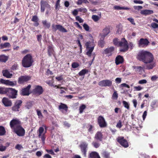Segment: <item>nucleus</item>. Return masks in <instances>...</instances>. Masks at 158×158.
Here are the masks:
<instances>
[{
  "label": "nucleus",
  "instance_id": "obj_1",
  "mask_svg": "<svg viewBox=\"0 0 158 158\" xmlns=\"http://www.w3.org/2000/svg\"><path fill=\"white\" fill-rule=\"evenodd\" d=\"M137 58L139 61L147 64V69H152L155 66L153 62L154 58L153 55L148 51L143 50L140 51L138 54Z\"/></svg>",
  "mask_w": 158,
  "mask_h": 158
},
{
  "label": "nucleus",
  "instance_id": "obj_2",
  "mask_svg": "<svg viewBox=\"0 0 158 158\" xmlns=\"http://www.w3.org/2000/svg\"><path fill=\"white\" fill-rule=\"evenodd\" d=\"M113 42L115 45L122 47L120 49L121 52H125L128 49L127 42L124 38H123L120 41H118L117 39H114L113 40Z\"/></svg>",
  "mask_w": 158,
  "mask_h": 158
},
{
  "label": "nucleus",
  "instance_id": "obj_3",
  "mask_svg": "<svg viewBox=\"0 0 158 158\" xmlns=\"http://www.w3.org/2000/svg\"><path fill=\"white\" fill-rule=\"evenodd\" d=\"M33 62L31 56L28 54L25 56L22 61V64L24 67L28 68L31 66Z\"/></svg>",
  "mask_w": 158,
  "mask_h": 158
},
{
  "label": "nucleus",
  "instance_id": "obj_4",
  "mask_svg": "<svg viewBox=\"0 0 158 158\" xmlns=\"http://www.w3.org/2000/svg\"><path fill=\"white\" fill-rule=\"evenodd\" d=\"M45 128V131L44 129L42 127H40L37 131V134L39 138H41V140L43 143H44V141L45 139V134L47 130V127L45 126H44Z\"/></svg>",
  "mask_w": 158,
  "mask_h": 158
},
{
  "label": "nucleus",
  "instance_id": "obj_5",
  "mask_svg": "<svg viewBox=\"0 0 158 158\" xmlns=\"http://www.w3.org/2000/svg\"><path fill=\"white\" fill-rule=\"evenodd\" d=\"M109 29L106 27L102 31V33L101 35V42H100V45L101 47H103L105 44V42L104 41L105 37L110 33Z\"/></svg>",
  "mask_w": 158,
  "mask_h": 158
},
{
  "label": "nucleus",
  "instance_id": "obj_6",
  "mask_svg": "<svg viewBox=\"0 0 158 158\" xmlns=\"http://www.w3.org/2000/svg\"><path fill=\"white\" fill-rule=\"evenodd\" d=\"M10 126L11 128L14 130L15 127L21 126L20 122L18 119H13L10 122Z\"/></svg>",
  "mask_w": 158,
  "mask_h": 158
},
{
  "label": "nucleus",
  "instance_id": "obj_7",
  "mask_svg": "<svg viewBox=\"0 0 158 158\" xmlns=\"http://www.w3.org/2000/svg\"><path fill=\"white\" fill-rule=\"evenodd\" d=\"M14 130V132L19 136H23L25 133L24 129L21 126L15 127Z\"/></svg>",
  "mask_w": 158,
  "mask_h": 158
},
{
  "label": "nucleus",
  "instance_id": "obj_8",
  "mask_svg": "<svg viewBox=\"0 0 158 158\" xmlns=\"http://www.w3.org/2000/svg\"><path fill=\"white\" fill-rule=\"evenodd\" d=\"M90 44V42H87L86 44L85 45L86 46L87 50L86 54L89 57L92 56L93 58L92 61H93L94 58V55L92 54V52L94 50V47L93 46L91 47H89V44Z\"/></svg>",
  "mask_w": 158,
  "mask_h": 158
},
{
  "label": "nucleus",
  "instance_id": "obj_9",
  "mask_svg": "<svg viewBox=\"0 0 158 158\" xmlns=\"http://www.w3.org/2000/svg\"><path fill=\"white\" fill-rule=\"evenodd\" d=\"M117 141L124 148H127L128 146L127 141L124 139L123 137H118L117 138Z\"/></svg>",
  "mask_w": 158,
  "mask_h": 158
},
{
  "label": "nucleus",
  "instance_id": "obj_10",
  "mask_svg": "<svg viewBox=\"0 0 158 158\" xmlns=\"http://www.w3.org/2000/svg\"><path fill=\"white\" fill-rule=\"evenodd\" d=\"M149 42L147 39H141L138 42L139 46L140 47H143L148 45Z\"/></svg>",
  "mask_w": 158,
  "mask_h": 158
},
{
  "label": "nucleus",
  "instance_id": "obj_11",
  "mask_svg": "<svg viewBox=\"0 0 158 158\" xmlns=\"http://www.w3.org/2000/svg\"><path fill=\"white\" fill-rule=\"evenodd\" d=\"M52 29L55 31L58 30L59 31L64 32H66L67 31L62 26L59 25H52Z\"/></svg>",
  "mask_w": 158,
  "mask_h": 158
},
{
  "label": "nucleus",
  "instance_id": "obj_12",
  "mask_svg": "<svg viewBox=\"0 0 158 158\" xmlns=\"http://www.w3.org/2000/svg\"><path fill=\"white\" fill-rule=\"evenodd\" d=\"M112 85V81L109 80H105L99 82V85L102 86H110Z\"/></svg>",
  "mask_w": 158,
  "mask_h": 158
},
{
  "label": "nucleus",
  "instance_id": "obj_13",
  "mask_svg": "<svg viewBox=\"0 0 158 158\" xmlns=\"http://www.w3.org/2000/svg\"><path fill=\"white\" fill-rule=\"evenodd\" d=\"M30 79L31 77L30 76H22L19 78L18 82L19 83L22 84L27 81Z\"/></svg>",
  "mask_w": 158,
  "mask_h": 158
},
{
  "label": "nucleus",
  "instance_id": "obj_14",
  "mask_svg": "<svg viewBox=\"0 0 158 158\" xmlns=\"http://www.w3.org/2000/svg\"><path fill=\"white\" fill-rule=\"evenodd\" d=\"M107 123L104 118L102 116H99V127L104 128L107 127Z\"/></svg>",
  "mask_w": 158,
  "mask_h": 158
},
{
  "label": "nucleus",
  "instance_id": "obj_15",
  "mask_svg": "<svg viewBox=\"0 0 158 158\" xmlns=\"http://www.w3.org/2000/svg\"><path fill=\"white\" fill-rule=\"evenodd\" d=\"M88 144L85 142H82L80 146L81 150L85 156H86V148L87 147Z\"/></svg>",
  "mask_w": 158,
  "mask_h": 158
},
{
  "label": "nucleus",
  "instance_id": "obj_16",
  "mask_svg": "<svg viewBox=\"0 0 158 158\" xmlns=\"http://www.w3.org/2000/svg\"><path fill=\"white\" fill-rule=\"evenodd\" d=\"M0 82L2 83L12 86L16 85L17 83L16 81H11L8 80H5L3 79H1L0 80Z\"/></svg>",
  "mask_w": 158,
  "mask_h": 158
},
{
  "label": "nucleus",
  "instance_id": "obj_17",
  "mask_svg": "<svg viewBox=\"0 0 158 158\" xmlns=\"http://www.w3.org/2000/svg\"><path fill=\"white\" fill-rule=\"evenodd\" d=\"M114 50V48L113 47L108 48L104 50L103 54H106L108 56H110L112 55V52Z\"/></svg>",
  "mask_w": 158,
  "mask_h": 158
},
{
  "label": "nucleus",
  "instance_id": "obj_18",
  "mask_svg": "<svg viewBox=\"0 0 158 158\" xmlns=\"http://www.w3.org/2000/svg\"><path fill=\"white\" fill-rule=\"evenodd\" d=\"M59 109L63 113H65L67 111L68 107L66 105L61 103L59 106Z\"/></svg>",
  "mask_w": 158,
  "mask_h": 158
},
{
  "label": "nucleus",
  "instance_id": "obj_19",
  "mask_svg": "<svg viewBox=\"0 0 158 158\" xmlns=\"http://www.w3.org/2000/svg\"><path fill=\"white\" fill-rule=\"evenodd\" d=\"M31 87L30 85H28L26 88L23 89L21 94L23 95H28L30 94L29 90Z\"/></svg>",
  "mask_w": 158,
  "mask_h": 158
},
{
  "label": "nucleus",
  "instance_id": "obj_20",
  "mask_svg": "<svg viewBox=\"0 0 158 158\" xmlns=\"http://www.w3.org/2000/svg\"><path fill=\"white\" fill-rule=\"evenodd\" d=\"M2 102L6 106H10L12 105L11 101L6 98H4L2 99Z\"/></svg>",
  "mask_w": 158,
  "mask_h": 158
},
{
  "label": "nucleus",
  "instance_id": "obj_21",
  "mask_svg": "<svg viewBox=\"0 0 158 158\" xmlns=\"http://www.w3.org/2000/svg\"><path fill=\"white\" fill-rule=\"evenodd\" d=\"M17 91L12 88H8L7 89V93H11L12 96H10V98H15L16 97L15 96V95H16Z\"/></svg>",
  "mask_w": 158,
  "mask_h": 158
},
{
  "label": "nucleus",
  "instance_id": "obj_22",
  "mask_svg": "<svg viewBox=\"0 0 158 158\" xmlns=\"http://www.w3.org/2000/svg\"><path fill=\"white\" fill-rule=\"evenodd\" d=\"M124 59L123 57L120 56H117L115 60V63L116 65L122 64L123 62Z\"/></svg>",
  "mask_w": 158,
  "mask_h": 158
},
{
  "label": "nucleus",
  "instance_id": "obj_23",
  "mask_svg": "<svg viewBox=\"0 0 158 158\" xmlns=\"http://www.w3.org/2000/svg\"><path fill=\"white\" fill-rule=\"evenodd\" d=\"M34 91L35 94L39 95L42 94L43 91L42 87L39 85L36 86Z\"/></svg>",
  "mask_w": 158,
  "mask_h": 158
},
{
  "label": "nucleus",
  "instance_id": "obj_24",
  "mask_svg": "<svg viewBox=\"0 0 158 158\" xmlns=\"http://www.w3.org/2000/svg\"><path fill=\"white\" fill-rule=\"evenodd\" d=\"M132 68L135 71L140 73H142L143 70V68L140 66H133Z\"/></svg>",
  "mask_w": 158,
  "mask_h": 158
},
{
  "label": "nucleus",
  "instance_id": "obj_25",
  "mask_svg": "<svg viewBox=\"0 0 158 158\" xmlns=\"http://www.w3.org/2000/svg\"><path fill=\"white\" fill-rule=\"evenodd\" d=\"M89 158H99L98 153L95 152H92L89 155Z\"/></svg>",
  "mask_w": 158,
  "mask_h": 158
},
{
  "label": "nucleus",
  "instance_id": "obj_26",
  "mask_svg": "<svg viewBox=\"0 0 158 158\" xmlns=\"http://www.w3.org/2000/svg\"><path fill=\"white\" fill-rule=\"evenodd\" d=\"M3 75L8 78H11L13 75L11 73H10L7 70H6L2 71Z\"/></svg>",
  "mask_w": 158,
  "mask_h": 158
},
{
  "label": "nucleus",
  "instance_id": "obj_27",
  "mask_svg": "<svg viewBox=\"0 0 158 158\" xmlns=\"http://www.w3.org/2000/svg\"><path fill=\"white\" fill-rule=\"evenodd\" d=\"M116 29L117 30L116 33L117 34H120L122 31V26L121 24H119L116 26Z\"/></svg>",
  "mask_w": 158,
  "mask_h": 158
},
{
  "label": "nucleus",
  "instance_id": "obj_28",
  "mask_svg": "<svg viewBox=\"0 0 158 158\" xmlns=\"http://www.w3.org/2000/svg\"><path fill=\"white\" fill-rule=\"evenodd\" d=\"M10 47V45L8 42L5 43L4 44H2L0 45V48L1 49L9 48Z\"/></svg>",
  "mask_w": 158,
  "mask_h": 158
},
{
  "label": "nucleus",
  "instance_id": "obj_29",
  "mask_svg": "<svg viewBox=\"0 0 158 158\" xmlns=\"http://www.w3.org/2000/svg\"><path fill=\"white\" fill-rule=\"evenodd\" d=\"M153 13L152 10H145L142 12V14L145 15H148L152 14Z\"/></svg>",
  "mask_w": 158,
  "mask_h": 158
},
{
  "label": "nucleus",
  "instance_id": "obj_30",
  "mask_svg": "<svg viewBox=\"0 0 158 158\" xmlns=\"http://www.w3.org/2000/svg\"><path fill=\"white\" fill-rule=\"evenodd\" d=\"M114 9L117 10H128L130 9L128 7H121L119 6H115L114 7Z\"/></svg>",
  "mask_w": 158,
  "mask_h": 158
},
{
  "label": "nucleus",
  "instance_id": "obj_31",
  "mask_svg": "<svg viewBox=\"0 0 158 158\" xmlns=\"http://www.w3.org/2000/svg\"><path fill=\"white\" fill-rule=\"evenodd\" d=\"M8 88L3 87H0V94H5L7 93Z\"/></svg>",
  "mask_w": 158,
  "mask_h": 158
},
{
  "label": "nucleus",
  "instance_id": "obj_32",
  "mask_svg": "<svg viewBox=\"0 0 158 158\" xmlns=\"http://www.w3.org/2000/svg\"><path fill=\"white\" fill-rule=\"evenodd\" d=\"M3 143V141L0 139V151H4L6 149L7 146H3L2 143Z\"/></svg>",
  "mask_w": 158,
  "mask_h": 158
},
{
  "label": "nucleus",
  "instance_id": "obj_33",
  "mask_svg": "<svg viewBox=\"0 0 158 158\" xmlns=\"http://www.w3.org/2000/svg\"><path fill=\"white\" fill-rule=\"evenodd\" d=\"M8 59L7 56L4 55H2L0 56V61L3 62H6Z\"/></svg>",
  "mask_w": 158,
  "mask_h": 158
},
{
  "label": "nucleus",
  "instance_id": "obj_34",
  "mask_svg": "<svg viewBox=\"0 0 158 158\" xmlns=\"http://www.w3.org/2000/svg\"><path fill=\"white\" fill-rule=\"evenodd\" d=\"M6 130L4 127L0 126V136L4 135L6 133Z\"/></svg>",
  "mask_w": 158,
  "mask_h": 158
},
{
  "label": "nucleus",
  "instance_id": "obj_35",
  "mask_svg": "<svg viewBox=\"0 0 158 158\" xmlns=\"http://www.w3.org/2000/svg\"><path fill=\"white\" fill-rule=\"evenodd\" d=\"M40 4L41 5L43 4L44 5V7H47V8H50V5L48 4V2L45 1L43 0H41L40 2Z\"/></svg>",
  "mask_w": 158,
  "mask_h": 158
},
{
  "label": "nucleus",
  "instance_id": "obj_36",
  "mask_svg": "<svg viewBox=\"0 0 158 158\" xmlns=\"http://www.w3.org/2000/svg\"><path fill=\"white\" fill-rule=\"evenodd\" d=\"M53 49L52 47V46H49L48 47V52L49 55L50 56L52 55L53 53Z\"/></svg>",
  "mask_w": 158,
  "mask_h": 158
},
{
  "label": "nucleus",
  "instance_id": "obj_37",
  "mask_svg": "<svg viewBox=\"0 0 158 158\" xmlns=\"http://www.w3.org/2000/svg\"><path fill=\"white\" fill-rule=\"evenodd\" d=\"M122 103L123 106L125 108H127V110L129 109L130 104L128 102L126 101H123Z\"/></svg>",
  "mask_w": 158,
  "mask_h": 158
},
{
  "label": "nucleus",
  "instance_id": "obj_38",
  "mask_svg": "<svg viewBox=\"0 0 158 158\" xmlns=\"http://www.w3.org/2000/svg\"><path fill=\"white\" fill-rule=\"evenodd\" d=\"M60 0H57L55 5V9L56 11L59 10L60 7Z\"/></svg>",
  "mask_w": 158,
  "mask_h": 158
},
{
  "label": "nucleus",
  "instance_id": "obj_39",
  "mask_svg": "<svg viewBox=\"0 0 158 158\" xmlns=\"http://www.w3.org/2000/svg\"><path fill=\"white\" fill-rule=\"evenodd\" d=\"M118 98V94L117 92V91L114 90V93L112 96V99L114 100H116Z\"/></svg>",
  "mask_w": 158,
  "mask_h": 158
},
{
  "label": "nucleus",
  "instance_id": "obj_40",
  "mask_svg": "<svg viewBox=\"0 0 158 158\" xmlns=\"http://www.w3.org/2000/svg\"><path fill=\"white\" fill-rule=\"evenodd\" d=\"M42 23L44 26L46 27L49 28L50 26V23H47L46 20L43 21H42Z\"/></svg>",
  "mask_w": 158,
  "mask_h": 158
},
{
  "label": "nucleus",
  "instance_id": "obj_41",
  "mask_svg": "<svg viewBox=\"0 0 158 158\" xmlns=\"http://www.w3.org/2000/svg\"><path fill=\"white\" fill-rule=\"evenodd\" d=\"M87 72L88 70L87 69H84L80 71L78 74L80 76H81L84 75Z\"/></svg>",
  "mask_w": 158,
  "mask_h": 158
},
{
  "label": "nucleus",
  "instance_id": "obj_42",
  "mask_svg": "<svg viewBox=\"0 0 158 158\" xmlns=\"http://www.w3.org/2000/svg\"><path fill=\"white\" fill-rule=\"evenodd\" d=\"M86 106L84 104L82 105L79 108V111L80 113L83 112V110L85 108Z\"/></svg>",
  "mask_w": 158,
  "mask_h": 158
},
{
  "label": "nucleus",
  "instance_id": "obj_43",
  "mask_svg": "<svg viewBox=\"0 0 158 158\" xmlns=\"http://www.w3.org/2000/svg\"><path fill=\"white\" fill-rule=\"evenodd\" d=\"M37 115L38 116V117L42 119L43 118V116L41 112L40 111L37 110H36Z\"/></svg>",
  "mask_w": 158,
  "mask_h": 158
},
{
  "label": "nucleus",
  "instance_id": "obj_44",
  "mask_svg": "<svg viewBox=\"0 0 158 158\" xmlns=\"http://www.w3.org/2000/svg\"><path fill=\"white\" fill-rule=\"evenodd\" d=\"M102 155L105 158H110L109 153L106 152H104L102 153Z\"/></svg>",
  "mask_w": 158,
  "mask_h": 158
},
{
  "label": "nucleus",
  "instance_id": "obj_45",
  "mask_svg": "<svg viewBox=\"0 0 158 158\" xmlns=\"http://www.w3.org/2000/svg\"><path fill=\"white\" fill-rule=\"evenodd\" d=\"M151 27L153 29L158 28V24L155 23H152L151 24Z\"/></svg>",
  "mask_w": 158,
  "mask_h": 158
},
{
  "label": "nucleus",
  "instance_id": "obj_46",
  "mask_svg": "<svg viewBox=\"0 0 158 158\" xmlns=\"http://www.w3.org/2000/svg\"><path fill=\"white\" fill-rule=\"evenodd\" d=\"M79 65V64L77 62H74L72 63V67L73 68H77Z\"/></svg>",
  "mask_w": 158,
  "mask_h": 158
},
{
  "label": "nucleus",
  "instance_id": "obj_47",
  "mask_svg": "<svg viewBox=\"0 0 158 158\" xmlns=\"http://www.w3.org/2000/svg\"><path fill=\"white\" fill-rule=\"evenodd\" d=\"M92 19L95 22H97L99 19L98 16L96 15H93L92 17Z\"/></svg>",
  "mask_w": 158,
  "mask_h": 158
},
{
  "label": "nucleus",
  "instance_id": "obj_48",
  "mask_svg": "<svg viewBox=\"0 0 158 158\" xmlns=\"http://www.w3.org/2000/svg\"><path fill=\"white\" fill-rule=\"evenodd\" d=\"M122 124L121 121L120 120H119L118 122L117 123L116 127L117 128H120L122 127Z\"/></svg>",
  "mask_w": 158,
  "mask_h": 158
},
{
  "label": "nucleus",
  "instance_id": "obj_49",
  "mask_svg": "<svg viewBox=\"0 0 158 158\" xmlns=\"http://www.w3.org/2000/svg\"><path fill=\"white\" fill-rule=\"evenodd\" d=\"M22 102L21 100H19L17 101L16 102L15 105L17 106H18V107L19 108L20 106L21 105V104L22 103Z\"/></svg>",
  "mask_w": 158,
  "mask_h": 158
},
{
  "label": "nucleus",
  "instance_id": "obj_50",
  "mask_svg": "<svg viewBox=\"0 0 158 158\" xmlns=\"http://www.w3.org/2000/svg\"><path fill=\"white\" fill-rule=\"evenodd\" d=\"M83 27L85 31H88L89 30V27L88 26V25L86 23H84L83 25Z\"/></svg>",
  "mask_w": 158,
  "mask_h": 158
},
{
  "label": "nucleus",
  "instance_id": "obj_51",
  "mask_svg": "<svg viewBox=\"0 0 158 158\" xmlns=\"http://www.w3.org/2000/svg\"><path fill=\"white\" fill-rule=\"evenodd\" d=\"M78 11L82 12H86L87 11V9L85 8L82 7L79 8L77 9Z\"/></svg>",
  "mask_w": 158,
  "mask_h": 158
},
{
  "label": "nucleus",
  "instance_id": "obj_52",
  "mask_svg": "<svg viewBox=\"0 0 158 158\" xmlns=\"http://www.w3.org/2000/svg\"><path fill=\"white\" fill-rule=\"evenodd\" d=\"M147 83V81L145 79L140 80L138 82V83L140 84H146Z\"/></svg>",
  "mask_w": 158,
  "mask_h": 158
},
{
  "label": "nucleus",
  "instance_id": "obj_53",
  "mask_svg": "<svg viewBox=\"0 0 158 158\" xmlns=\"http://www.w3.org/2000/svg\"><path fill=\"white\" fill-rule=\"evenodd\" d=\"M132 24L135 25V23L134 22V19L132 18H129L127 19Z\"/></svg>",
  "mask_w": 158,
  "mask_h": 158
},
{
  "label": "nucleus",
  "instance_id": "obj_54",
  "mask_svg": "<svg viewBox=\"0 0 158 158\" xmlns=\"http://www.w3.org/2000/svg\"><path fill=\"white\" fill-rule=\"evenodd\" d=\"M76 20L79 21L80 23H82L83 22V20L79 16H76Z\"/></svg>",
  "mask_w": 158,
  "mask_h": 158
},
{
  "label": "nucleus",
  "instance_id": "obj_55",
  "mask_svg": "<svg viewBox=\"0 0 158 158\" xmlns=\"http://www.w3.org/2000/svg\"><path fill=\"white\" fill-rule=\"evenodd\" d=\"M18 106H17L15 105L14 106H13L12 107V110L15 111H18L19 109V108L18 107Z\"/></svg>",
  "mask_w": 158,
  "mask_h": 158
},
{
  "label": "nucleus",
  "instance_id": "obj_56",
  "mask_svg": "<svg viewBox=\"0 0 158 158\" xmlns=\"http://www.w3.org/2000/svg\"><path fill=\"white\" fill-rule=\"evenodd\" d=\"M133 2L136 4H142L143 3V1L141 0H134Z\"/></svg>",
  "mask_w": 158,
  "mask_h": 158
},
{
  "label": "nucleus",
  "instance_id": "obj_57",
  "mask_svg": "<svg viewBox=\"0 0 158 158\" xmlns=\"http://www.w3.org/2000/svg\"><path fill=\"white\" fill-rule=\"evenodd\" d=\"M38 18L37 16H33L31 20L34 22H35L38 21Z\"/></svg>",
  "mask_w": 158,
  "mask_h": 158
},
{
  "label": "nucleus",
  "instance_id": "obj_58",
  "mask_svg": "<svg viewBox=\"0 0 158 158\" xmlns=\"http://www.w3.org/2000/svg\"><path fill=\"white\" fill-rule=\"evenodd\" d=\"M27 108L29 109L32 106V104L30 102H28L27 103V105L26 106Z\"/></svg>",
  "mask_w": 158,
  "mask_h": 158
},
{
  "label": "nucleus",
  "instance_id": "obj_59",
  "mask_svg": "<svg viewBox=\"0 0 158 158\" xmlns=\"http://www.w3.org/2000/svg\"><path fill=\"white\" fill-rule=\"evenodd\" d=\"M115 81L117 83L119 84L121 82V78H117L115 79Z\"/></svg>",
  "mask_w": 158,
  "mask_h": 158
},
{
  "label": "nucleus",
  "instance_id": "obj_60",
  "mask_svg": "<svg viewBox=\"0 0 158 158\" xmlns=\"http://www.w3.org/2000/svg\"><path fill=\"white\" fill-rule=\"evenodd\" d=\"M78 10L77 9H75L72 12L73 14L74 15L76 16L78 14Z\"/></svg>",
  "mask_w": 158,
  "mask_h": 158
},
{
  "label": "nucleus",
  "instance_id": "obj_61",
  "mask_svg": "<svg viewBox=\"0 0 158 158\" xmlns=\"http://www.w3.org/2000/svg\"><path fill=\"white\" fill-rule=\"evenodd\" d=\"M18 66L17 64H14L12 67V69L13 70H16L18 68Z\"/></svg>",
  "mask_w": 158,
  "mask_h": 158
},
{
  "label": "nucleus",
  "instance_id": "obj_62",
  "mask_svg": "<svg viewBox=\"0 0 158 158\" xmlns=\"http://www.w3.org/2000/svg\"><path fill=\"white\" fill-rule=\"evenodd\" d=\"M134 8L135 10H139L141 9L143 7L141 6H134Z\"/></svg>",
  "mask_w": 158,
  "mask_h": 158
},
{
  "label": "nucleus",
  "instance_id": "obj_63",
  "mask_svg": "<svg viewBox=\"0 0 158 158\" xmlns=\"http://www.w3.org/2000/svg\"><path fill=\"white\" fill-rule=\"evenodd\" d=\"M136 33L135 32H133L131 34L130 33L128 35L131 38H132L133 37H135L136 35Z\"/></svg>",
  "mask_w": 158,
  "mask_h": 158
},
{
  "label": "nucleus",
  "instance_id": "obj_64",
  "mask_svg": "<svg viewBox=\"0 0 158 158\" xmlns=\"http://www.w3.org/2000/svg\"><path fill=\"white\" fill-rule=\"evenodd\" d=\"M132 102L133 103L134 106L135 108H136L137 106V102L136 99H133L132 100Z\"/></svg>",
  "mask_w": 158,
  "mask_h": 158
}]
</instances>
